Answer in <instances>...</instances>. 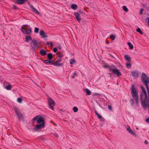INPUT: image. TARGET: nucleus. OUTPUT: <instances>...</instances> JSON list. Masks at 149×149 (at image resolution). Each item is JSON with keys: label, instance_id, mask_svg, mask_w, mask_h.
I'll list each match as a JSON object with an SVG mask.
<instances>
[{"label": "nucleus", "instance_id": "f257e3e1", "mask_svg": "<svg viewBox=\"0 0 149 149\" xmlns=\"http://www.w3.org/2000/svg\"><path fill=\"white\" fill-rule=\"evenodd\" d=\"M142 81L146 86L148 95V101L149 100V77L144 73H143L141 76Z\"/></svg>", "mask_w": 149, "mask_h": 149}, {"label": "nucleus", "instance_id": "f03ea898", "mask_svg": "<svg viewBox=\"0 0 149 149\" xmlns=\"http://www.w3.org/2000/svg\"><path fill=\"white\" fill-rule=\"evenodd\" d=\"M131 94L132 96L135 99L136 103L137 106L139 105V95L138 92L136 89L135 86L134 84L132 85V88H131Z\"/></svg>", "mask_w": 149, "mask_h": 149}, {"label": "nucleus", "instance_id": "7ed1b4c3", "mask_svg": "<svg viewBox=\"0 0 149 149\" xmlns=\"http://www.w3.org/2000/svg\"><path fill=\"white\" fill-rule=\"evenodd\" d=\"M105 67L109 69L110 72H112L113 73L116 74L119 77L122 75L121 72L119 70L117 69H113L112 68H114V66H110L106 64L104 65Z\"/></svg>", "mask_w": 149, "mask_h": 149}, {"label": "nucleus", "instance_id": "20e7f679", "mask_svg": "<svg viewBox=\"0 0 149 149\" xmlns=\"http://www.w3.org/2000/svg\"><path fill=\"white\" fill-rule=\"evenodd\" d=\"M32 120L33 121H36L37 123L39 124H43L45 125V121L44 118L41 115H37L33 118Z\"/></svg>", "mask_w": 149, "mask_h": 149}, {"label": "nucleus", "instance_id": "39448f33", "mask_svg": "<svg viewBox=\"0 0 149 149\" xmlns=\"http://www.w3.org/2000/svg\"><path fill=\"white\" fill-rule=\"evenodd\" d=\"M144 95L145 98L144 99H143V104H141V106L142 107L143 109H145L147 108L148 106V104H149V102L148 103V94H147V93H144Z\"/></svg>", "mask_w": 149, "mask_h": 149}, {"label": "nucleus", "instance_id": "423d86ee", "mask_svg": "<svg viewBox=\"0 0 149 149\" xmlns=\"http://www.w3.org/2000/svg\"><path fill=\"white\" fill-rule=\"evenodd\" d=\"M14 110L16 116H18L19 120L24 118L23 116L20 112L19 108L15 107L14 108Z\"/></svg>", "mask_w": 149, "mask_h": 149}, {"label": "nucleus", "instance_id": "0eeeda50", "mask_svg": "<svg viewBox=\"0 0 149 149\" xmlns=\"http://www.w3.org/2000/svg\"><path fill=\"white\" fill-rule=\"evenodd\" d=\"M48 103L49 107L52 110H54V106L56 104L55 102L53 100L51 97H48Z\"/></svg>", "mask_w": 149, "mask_h": 149}, {"label": "nucleus", "instance_id": "6e6552de", "mask_svg": "<svg viewBox=\"0 0 149 149\" xmlns=\"http://www.w3.org/2000/svg\"><path fill=\"white\" fill-rule=\"evenodd\" d=\"M30 46L32 48H39V45H38L37 41L35 39H33L32 41L30 43Z\"/></svg>", "mask_w": 149, "mask_h": 149}, {"label": "nucleus", "instance_id": "1a4fd4ad", "mask_svg": "<svg viewBox=\"0 0 149 149\" xmlns=\"http://www.w3.org/2000/svg\"><path fill=\"white\" fill-rule=\"evenodd\" d=\"M45 127V125L42 124H38L36 125L34 128L33 130L34 131L36 132L39 130H41L42 128H44Z\"/></svg>", "mask_w": 149, "mask_h": 149}, {"label": "nucleus", "instance_id": "9d476101", "mask_svg": "<svg viewBox=\"0 0 149 149\" xmlns=\"http://www.w3.org/2000/svg\"><path fill=\"white\" fill-rule=\"evenodd\" d=\"M42 60L45 64L47 65L53 64L54 66L55 65H58L57 64L55 63L54 61L52 60H46L44 61L43 60Z\"/></svg>", "mask_w": 149, "mask_h": 149}, {"label": "nucleus", "instance_id": "9b49d317", "mask_svg": "<svg viewBox=\"0 0 149 149\" xmlns=\"http://www.w3.org/2000/svg\"><path fill=\"white\" fill-rule=\"evenodd\" d=\"M21 31L24 34H30L32 32V29H27L26 28L23 29V30H21Z\"/></svg>", "mask_w": 149, "mask_h": 149}, {"label": "nucleus", "instance_id": "f8f14e48", "mask_svg": "<svg viewBox=\"0 0 149 149\" xmlns=\"http://www.w3.org/2000/svg\"><path fill=\"white\" fill-rule=\"evenodd\" d=\"M29 7L32 9L33 12L36 14L40 15V13L33 6V5L29 3Z\"/></svg>", "mask_w": 149, "mask_h": 149}, {"label": "nucleus", "instance_id": "ddd939ff", "mask_svg": "<svg viewBox=\"0 0 149 149\" xmlns=\"http://www.w3.org/2000/svg\"><path fill=\"white\" fill-rule=\"evenodd\" d=\"M74 15L75 17L77 20L80 23L81 20V18L80 17V15L78 13H74Z\"/></svg>", "mask_w": 149, "mask_h": 149}, {"label": "nucleus", "instance_id": "4468645a", "mask_svg": "<svg viewBox=\"0 0 149 149\" xmlns=\"http://www.w3.org/2000/svg\"><path fill=\"white\" fill-rule=\"evenodd\" d=\"M62 58H58L56 62H54V63L56 64H58V65H55V66H57L58 67L62 66L63 65V63H60L59 62H61L62 61Z\"/></svg>", "mask_w": 149, "mask_h": 149}, {"label": "nucleus", "instance_id": "2eb2a0df", "mask_svg": "<svg viewBox=\"0 0 149 149\" xmlns=\"http://www.w3.org/2000/svg\"><path fill=\"white\" fill-rule=\"evenodd\" d=\"M127 130L128 131V132L130 133L131 135L135 136L136 135V134L134 132L133 130L130 128L129 126L127 128Z\"/></svg>", "mask_w": 149, "mask_h": 149}, {"label": "nucleus", "instance_id": "dca6fc26", "mask_svg": "<svg viewBox=\"0 0 149 149\" xmlns=\"http://www.w3.org/2000/svg\"><path fill=\"white\" fill-rule=\"evenodd\" d=\"M140 73H139V72L135 71H133L132 72V76L135 77H138Z\"/></svg>", "mask_w": 149, "mask_h": 149}, {"label": "nucleus", "instance_id": "f3484780", "mask_svg": "<svg viewBox=\"0 0 149 149\" xmlns=\"http://www.w3.org/2000/svg\"><path fill=\"white\" fill-rule=\"evenodd\" d=\"M40 34L42 38H46L47 37V36L46 35L45 33L43 30H41L40 31Z\"/></svg>", "mask_w": 149, "mask_h": 149}, {"label": "nucleus", "instance_id": "a211bd4d", "mask_svg": "<svg viewBox=\"0 0 149 149\" xmlns=\"http://www.w3.org/2000/svg\"><path fill=\"white\" fill-rule=\"evenodd\" d=\"M39 53L42 56H44L47 55V52L45 50L42 49L40 50Z\"/></svg>", "mask_w": 149, "mask_h": 149}, {"label": "nucleus", "instance_id": "6ab92c4d", "mask_svg": "<svg viewBox=\"0 0 149 149\" xmlns=\"http://www.w3.org/2000/svg\"><path fill=\"white\" fill-rule=\"evenodd\" d=\"M25 41L26 42H29V41H32L33 40L32 37L30 36H27L25 37Z\"/></svg>", "mask_w": 149, "mask_h": 149}, {"label": "nucleus", "instance_id": "aec40b11", "mask_svg": "<svg viewBox=\"0 0 149 149\" xmlns=\"http://www.w3.org/2000/svg\"><path fill=\"white\" fill-rule=\"evenodd\" d=\"M14 2L18 4H22L24 3V0H16Z\"/></svg>", "mask_w": 149, "mask_h": 149}, {"label": "nucleus", "instance_id": "412c9836", "mask_svg": "<svg viewBox=\"0 0 149 149\" xmlns=\"http://www.w3.org/2000/svg\"><path fill=\"white\" fill-rule=\"evenodd\" d=\"M70 7L72 9L74 10H76L78 8L77 5L75 4H72Z\"/></svg>", "mask_w": 149, "mask_h": 149}, {"label": "nucleus", "instance_id": "4be33fe9", "mask_svg": "<svg viewBox=\"0 0 149 149\" xmlns=\"http://www.w3.org/2000/svg\"><path fill=\"white\" fill-rule=\"evenodd\" d=\"M47 57L48 60H52L53 58V54L51 53H48L47 54Z\"/></svg>", "mask_w": 149, "mask_h": 149}, {"label": "nucleus", "instance_id": "5701e85b", "mask_svg": "<svg viewBox=\"0 0 149 149\" xmlns=\"http://www.w3.org/2000/svg\"><path fill=\"white\" fill-rule=\"evenodd\" d=\"M144 96V94L143 93H141L140 94V99L141 100V104H143V97Z\"/></svg>", "mask_w": 149, "mask_h": 149}, {"label": "nucleus", "instance_id": "b1692460", "mask_svg": "<svg viewBox=\"0 0 149 149\" xmlns=\"http://www.w3.org/2000/svg\"><path fill=\"white\" fill-rule=\"evenodd\" d=\"M25 26H27V27H28V28H27V29H32V28H31V26L29 25H28L27 24H24V25H23L22 27H21V30H23V29H25Z\"/></svg>", "mask_w": 149, "mask_h": 149}, {"label": "nucleus", "instance_id": "393cba45", "mask_svg": "<svg viewBox=\"0 0 149 149\" xmlns=\"http://www.w3.org/2000/svg\"><path fill=\"white\" fill-rule=\"evenodd\" d=\"M127 44L129 46V48L130 50H132L133 49L134 46L131 42H128L127 43Z\"/></svg>", "mask_w": 149, "mask_h": 149}, {"label": "nucleus", "instance_id": "a878e982", "mask_svg": "<svg viewBox=\"0 0 149 149\" xmlns=\"http://www.w3.org/2000/svg\"><path fill=\"white\" fill-rule=\"evenodd\" d=\"M125 58V59L128 61H130L131 60V58L130 56L128 55H125L124 56Z\"/></svg>", "mask_w": 149, "mask_h": 149}, {"label": "nucleus", "instance_id": "bb28decb", "mask_svg": "<svg viewBox=\"0 0 149 149\" xmlns=\"http://www.w3.org/2000/svg\"><path fill=\"white\" fill-rule=\"evenodd\" d=\"M5 88L7 90H10L12 88V86L10 84H8L5 86Z\"/></svg>", "mask_w": 149, "mask_h": 149}, {"label": "nucleus", "instance_id": "cd10ccee", "mask_svg": "<svg viewBox=\"0 0 149 149\" xmlns=\"http://www.w3.org/2000/svg\"><path fill=\"white\" fill-rule=\"evenodd\" d=\"M95 115L98 117V118L101 119L102 118V116L98 114L96 111H95Z\"/></svg>", "mask_w": 149, "mask_h": 149}, {"label": "nucleus", "instance_id": "c85d7f7f", "mask_svg": "<svg viewBox=\"0 0 149 149\" xmlns=\"http://www.w3.org/2000/svg\"><path fill=\"white\" fill-rule=\"evenodd\" d=\"M85 90L87 95H90L91 94V91L88 89L86 88Z\"/></svg>", "mask_w": 149, "mask_h": 149}, {"label": "nucleus", "instance_id": "c756f323", "mask_svg": "<svg viewBox=\"0 0 149 149\" xmlns=\"http://www.w3.org/2000/svg\"><path fill=\"white\" fill-rule=\"evenodd\" d=\"M136 31L141 35H143V33L142 31H141V29L139 27L138 28L136 29Z\"/></svg>", "mask_w": 149, "mask_h": 149}, {"label": "nucleus", "instance_id": "7c9ffc66", "mask_svg": "<svg viewBox=\"0 0 149 149\" xmlns=\"http://www.w3.org/2000/svg\"><path fill=\"white\" fill-rule=\"evenodd\" d=\"M46 45L48 46H52L53 45V43L52 42H47L46 43Z\"/></svg>", "mask_w": 149, "mask_h": 149}, {"label": "nucleus", "instance_id": "2f4dec72", "mask_svg": "<svg viewBox=\"0 0 149 149\" xmlns=\"http://www.w3.org/2000/svg\"><path fill=\"white\" fill-rule=\"evenodd\" d=\"M130 101L132 105V106H133L134 104V99L132 98L130 99Z\"/></svg>", "mask_w": 149, "mask_h": 149}, {"label": "nucleus", "instance_id": "473e14b6", "mask_svg": "<svg viewBox=\"0 0 149 149\" xmlns=\"http://www.w3.org/2000/svg\"><path fill=\"white\" fill-rule=\"evenodd\" d=\"M123 9L125 11V12H127L128 11V9L126 6H123Z\"/></svg>", "mask_w": 149, "mask_h": 149}, {"label": "nucleus", "instance_id": "72a5a7b5", "mask_svg": "<svg viewBox=\"0 0 149 149\" xmlns=\"http://www.w3.org/2000/svg\"><path fill=\"white\" fill-rule=\"evenodd\" d=\"M141 88L143 93H147L145 89L143 86H141Z\"/></svg>", "mask_w": 149, "mask_h": 149}, {"label": "nucleus", "instance_id": "f704fd0d", "mask_svg": "<svg viewBox=\"0 0 149 149\" xmlns=\"http://www.w3.org/2000/svg\"><path fill=\"white\" fill-rule=\"evenodd\" d=\"M39 30V29L38 28L35 27V29H34V32L35 33H38Z\"/></svg>", "mask_w": 149, "mask_h": 149}, {"label": "nucleus", "instance_id": "c9c22d12", "mask_svg": "<svg viewBox=\"0 0 149 149\" xmlns=\"http://www.w3.org/2000/svg\"><path fill=\"white\" fill-rule=\"evenodd\" d=\"M75 62V60L74 59H71L70 61V64L71 65H73L74 63Z\"/></svg>", "mask_w": 149, "mask_h": 149}, {"label": "nucleus", "instance_id": "e433bc0d", "mask_svg": "<svg viewBox=\"0 0 149 149\" xmlns=\"http://www.w3.org/2000/svg\"><path fill=\"white\" fill-rule=\"evenodd\" d=\"M73 110L74 111V112H77L78 111V108L76 107H74L73 108Z\"/></svg>", "mask_w": 149, "mask_h": 149}, {"label": "nucleus", "instance_id": "4c0bfd02", "mask_svg": "<svg viewBox=\"0 0 149 149\" xmlns=\"http://www.w3.org/2000/svg\"><path fill=\"white\" fill-rule=\"evenodd\" d=\"M110 38L112 40H113L115 39L116 37L115 35H110Z\"/></svg>", "mask_w": 149, "mask_h": 149}, {"label": "nucleus", "instance_id": "58836bf2", "mask_svg": "<svg viewBox=\"0 0 149 149\" xmlns=\"http://www.w3.org/2000/svg\"><path fill=\"white\" fill-rule=\"evenodd\" d=\"M12 8L15 10H17L19 9L18 8H17L15 5H14L12 7Z\"/></svg>", "mask_w": 149, "mask_h": 149}, {"label": "nucleus", "instance_id": "ea45409f", "mask_svg": "<svg viewBox=\"0 0 149 149\" xmlns=\"http://www.w3.org/2000/svg\"><path fill=\"white\" fill-rule=\"evenodd\" d=\"M144 9L143 8H141L140 9L139 14L141 15L143 13V12L144 11Z\"/></svg>", "mask_w": 149, "mask_h": 149}, {"label": "nucleus", "instance_id": "a19ab883", "mask_svg": "<svg viewBox=\"0 0 149 149\" xmlns=\"http://www.w3.org/2000/svg\"><path fill=\"white\" fill-rule=\"evenodd\" d=\"M18 102L20 103H21L22 101V100L21 98H18L17 99Z\"/></svg>", "mask_w": 149, "mask_h": 149}, {"label": "nucleus", "instance_id": "79ce46f5", "mask_svg": "<svg viewBox=\"0 0 149 149\" xmlns=\"http://www.w3.org/2000/svg\"><path fill=\"white\" fill-rule=\"evenodd\" d=\"M56 54H58V55L57 56L59 58H61L63 56V55L62 54H60L58 53V52H57Z\"/></svg>", "mask_w": 149, "mask_h": 149}, {"label": "nucleus", "instance_id": "37998d69", "mask_svg": "<svg viewBox=\"0 0 149 149\" xmlns=\"http://www.w3.org/2000/svg\"><path fill=\"white\" fill-rule=\"evenodd\" d=\"M53 51L54 53H56L58 51L57 48L56 47L54 48Z\"/></svg>", "mask_w": 149, "mask_h": 149}, {"label": "nucleus", "instance_id": "c03bdc74", "mask_svg": "<svg viewBox=\"0 0 149 149\" xmlns=\"http://www.w3.org/2000/svg\"><path fill=\"white\" fill-rule=\"evenodd\" d=\"M77 74H76V72H74V74H73V75L72 76V79H74L75 77V76H77Z\"/></svg>", "mask_w": 149, "mask_h": 149}, {"label": "nucleus", "instance_id": "a18cd8bd", "mask_svg": "<svg viewBox=\"0 0 149 149\" xmlns=\"http://www.w3.org/2000/svg\"><path fill=\"white\" fill-rule=\"evenodd\" d=\"M145 21L147 22L148 24V25L149 26V18H147L146 19Z\"/></svg>", "mask_w": 149, "mask_h": 149}, {"label": "nucleus", "instance_id": "49530a36", "mask_svg": "<svg viewBox=\"0 0 149 149\" xmlns=\"http://www.w3.org/2000/svg\"><path fill=\"white\" fill-rule=\"evenodd\" d=\"M77 13H79L80 14H85L81 10H79V11H78V12Z\"/></svg>", "mask_w": 149, "mask_h": 149}, {"label": "nucleus", "instance_id": "de8ad7c7", "mask_svg": "<svg viewBox=\"0 0 149 149\" xmlns=\"http://www.w3.org/2000/svg\"><path fill=\"white\" fill-rule=\"evenodd\" d=\"M108 109L109 110H111L112 109L111 106L110 105H109L108 106Z\"/></svg>", "mask_w": 149, "mask_h": 149}, {"label": "nucleus", "instance_id": "09e8293b", "mask_svg": "<svg viewBox=\"0 0 149 149\" xmlns=\"http://www.w3.org/2000/svg\"><path fill=\"white\" fill-rule=\"evenodd\" d=\"M54 135L57 138H58V135L56 133H54Z\"/></svg>", "mask_w": 149, "mask_h": 149}, {"label": "nucleus", "instance_id": "8fccbe9b", "mask_svg": "<svg viewBox=\"0 0 149 149\" xmlns=\"http://www.w3.org/2000/svg\"><path fill=\"white\" fill-rule=\"evenodd\" d=\"M126 66L128 68L129 66L131 67V65L130 63H127L126 64Z\"/></svg>", "mask_w": 149, "mask_h": 149}, {"label": "nucleus", "instance_id": "3c124183", "mask_svg": "<svg viewBox=\"0 0 149 149\" xmlns=\"http://www.w3.org/2000/svg\"><path fill=\"white\" fill-rule=\"evenodd\" d=\"M58 45H59V46L58 47V49H60V50H61V45L60 44V43H59L58 44Z\"/></svg>", "mask_w": 149, "mask_h": 149}, {"label": "nucleus", "instance_id": "603ef678", "mask_svg": "<svg viewBox=\"0 0 149 149\" xmlns=\"http://www.w3.org/2000/svg\"><path fill=\"white\" fill-rule=\"evenodd\" d=\"M20 141L18 139H16V141ZM15 143H16V145H19V144L17 142H15Z\"/></svg>", "mask_w": 149, "mask_h": 149}, {"label": "nucleus", "instance_id": "864d4df0", "mask_svg": "<svg viewBox=\"0 0 149 149\" xmlns=\"http://www.w3.org/2000/svg\"><path fill=\"white\" fill-rule=\"evenodd\" d=\"M145 121L146 122H148L149 123V118H146Z\"/></svg>", "mask_w": 149, "mask_h": 149}, {"label": "nucleus", "instance_id": "5fc2aeb1", "mask_svg": "<svg viewBox=\"0 0 149 149\" xmlns=\"http://www.w3.org/2000/svg\"><path fill=\"white\" fill-rule=\"evenodd\" d=\"M32 48V51L33 52H35L36 50V49H37V48Z\"/></svg>", "mask_w": 149, "mask_h": 149}, {"label": "nucleus", "instance_id": "6e6d98bb", "mask_svg": "<svg viewBox=\"0 0 149 149\" xmlns=\"http://www.w3.org/2000/svg\"><path fill=\"white\" fill-rule=\"evenodd\" d=\"M109 56H110L111 58H114V57L111 54H109Z\"/></svg>", "mask_w": 149, "mask_h": 149}, {"label": "nucleus", "instance_id": "4d7b16f0", "mask_svg": "<svg viewBox=\"0 0 149 149\" xmlns=\"http://www.w3.org/2000/svg\"><path fill=\"white\" fill-rule=\"evenodd\" d=\"M144 143H145V144H148V141H147L146 140L145 141H144Z\"/></svg>", "mask_w": 149, "mask_h": 149}, {"label": "nucleus", "instance_id": "13d9d810", "mask_svg": "<svg viewBox=\"0 0 149 149\" xmlns=\"http://www.w3.org/2000/svg\"><path fill=\"white\" fill-rule=\"evenodd\" d=\"M41 42L38 41L37 42V43L38 44V45H40L41 44Z\"/></svg>", "mask_w": 149, "mask_h": 149}, {"label": "nucleus", "instance_id": "bf43d9fd", "mask_svg": "<svg viewBox=\"0 0 149 149\" xmlns=\"http://www.w3.org/2000/svg\"><path fill=\"white\" fill-rule=\"evenodd\" d=\"M106 43L107 44H109V42L107 40H106Z\"/></svg>", "mask_w": 149, "mask_h": 149}, {"label": "nucleus", "instance_id": "052dcab7", "mask_svg": "<svg viewBox=\"0 0 149 149\" xmlns=\"http://www.w3.org/2000/svg\"><path fill=\"white\" fill-rule=\"evenodd\" d=\"M108 74H109V75H113V74H112V73H109Z\"/></svg>", "mask_w": 149, "mask_h": 149}, {"label": "nucleus", "instance_id": "680f3d73", "mask_svg": "<svg viewBox=\"0 0 149 149\" xmlns=\"http://www.w3.org/2000/svg\"><path fill=\"white\" fill-rule=\"evenodd\" d=\"M24 3L26 1H28V0H24Z\"/></svg>", "mask_w": 149, "mask_h": 149}, {"label": "nucleus", "instance_id": "e2e57ef3", "mask_svg": "<svg viewBox=\"0 0 149 149\" xmlns=\"http://www.w3.org/2000/svg\"><path fill=\"white\" fill-rule=\"evenodd\" d=\"M98 94H98L97 93V94H95V95H97Z\"/></svg>", "mask_w": 149, "mask_h": 149}]
</instances>
